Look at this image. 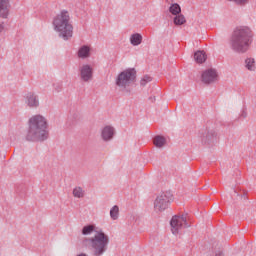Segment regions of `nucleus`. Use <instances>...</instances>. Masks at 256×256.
<instances>
[{
    "label": "nucleus",
    "instance_id": "f257e3e1",
    "mask_svg": "<svg viewBox=\"0 0 256 256\" xmlns=\"http://www.w3.org/2000/svg\"><path fill=\"white\" fill-rule=\"evenodd\" d=\"M94 235L91 238L83 241V246L92 253L93 256H101L107 251L109 245V235L105 234L103 230H95L94 225L84 226L82 235Z\"/></svg>",
    "mask_w": 256,
    "mask_h": 256
},
{
    "label": "nucleus",
    "instance_id": "f03ea898",
    "mask_svg": "<svg viewBox=\"0 0 256 256\" xmlns=\"http://www.w3.org/2000/svg\"><path fill=\"white\" fill-rule=\"evenodd\" d=\"M49 137V122L41 114L33 115L28 119L27 141H45Z\"/></svg>",
    "mask_w": 256,
    "mask_h": 256
},
{
    "label": "nucleus",
    "instance_id": "7ed1b4c3",
    "mask_svg": "<svg viewBox=\"0 0 256 256\" xmlns=\"http://www.w3.org/2000/svg\"><path fill=\"white\" fill-rule=\"evenodd\" d=\"M56 33H73L74 27L71 22V14L67 10H61L52 21Z\"/></svg>",
    "mask_w": 256,
    "mask_h": 256
},
{
    "label": "nucleus",
    "instance_id": "20e7f679",
    "mask_svg": "<svg viewBox=\"0 0 256 256\" xmlns=\"http://www.w3.org/2000/svg\"><path fill=\"white\" fill-rule=\"evenodd\" d=\"M137 71L134 68H128L118 74L116 77V86L120 91L128 92L127 88L135 81Z\"/></svg>",
    "mask_w": 256,
    "mask_h": 256
},
{
    "label": "nucleus",
    "instance_id": "39448f33",
    "mask_svg": "<svg viewBox=\"0 0 256 256\" xmlns=\"http://www.w3.org/2000/svg\"><path fill=\"white\" fill-rule=\"evenodd\" d=\"M251 39L247 34L236 33L230 38V45L237 53H245L249 49Z\"/></svg>",
    "mask_w": 256,
    "mask_h": 256
},
{
    "label": "nucleus",
    "instance_id": "423d86ee",
    "mask_svg": "<svg viewBox=\"0 0 256 256\" xmlns=\"http://www.w3.org/2000/svg\"><path fill=\"white\" fill-rule=\"evenodd\" d=\"M169 207V196L167 194L162 193L159 196H157L155 202H154V209L156 213H161L165 211Z\"/></svg>",
    "mask_w": 256,
    "mask_h": 256
},
{
    "label": "nucleus",
    "instance_id": "0eeeda50",
    "mask_svg": "<svg viewBox=\"0 0 256 256\" xmlns=\"http://www.w3.org/2000/svg\"><path fill=\"white\" fill-rule=\"evenodd\" d=\"M187 218L185 216H174L171 219L170 225H171V231L173 235H177L181 229H183V225H186Z\"/></svg>",
    "mask_w": 256,
    "mask_h": 256
},
{
    "label": "nucleus",
    "instance_id": "6e6552de",
    "mask_svg": "<svg viewBox=\"0 0 256 256\" xmlns=\"http://www.w3.org/2000/svg\"><path fill=\"white\" fill-rule=\"evenodd\" d=\"M219 80V74H217V70L208 69L202 73V81L203 83H215V81Z\"/></svg>",
    "mask_w": 256,
    "mask_h": 256
},
{
    "label": "nucleus",
    "instance_id": "1a4fd4ad",
    "mask_svg": "<svg viewBox=\"0 0 256 256\" xmlns=\"http://www.w3.org/2000/svg\"><path fill=\"white\" fill-rule=\"evenodd\" d=\"M80 78L82 81L88 82L93 79V67L89 64H84L80 67Z\"/></svg>",
    "mask_w": 256,
    "mask_h": 256
},
{
    "label": "nucleus",
    "instance_id": "9d476101",
    "mask_svg": "<svg viewBox=\"0 0 256 256\" xmlns=\"http://www.w3.org/2000/svg\"><path fill=\"white\" fill-rule=\"evenodd\" d=\"M115 136V128L112 126H104L100 131L102 141H111Z\"/></svg>",
    "mask_w": 256,
    "mask_h": 256
},
{
    "label": "nucleus",
    "instance_id": "9b49d317",
    "mask_svg": "<svg viewBox=\"0 0 256 256\" xmlns=\"http://www.w3.org/2000/svg\"><path fill=\"white\" fill-rule=\"evenodd\" d=\"M11 11V4L9 0H0V17L1 19H7Z\"/></svg>",
    "mask_w": 256,
    "mask_h": 256
},
{
    "label": "nucleus",
    "instance_id": "f8f14e48",
    "mask_svg": "<svg viewBox=\"0 0 256 256\" xmlns=\"http://www.w3.org/2000/svg\"><path fill=\"white\" fill-rule=\"evenodd\" d=\"M26 104L28 107H39V99L33 93H28L26 96Z\"/></svg>",
    "mask_w": 256,
    "mask_h": 256
},
{
    "label": "nucleus",
    "instance_id": "ddd939ff",
    "mask_svg": "<svg viewBox=\"0 0 256 256\" xmlns=\"http://www.w3.org/2000/svg\"><path fill=\"white\" fill-rule=\"evenodd\" d=\"M85 195V189L81 186H75L72 189V196L74 197V199H84Z\"/></svg>",
    "mask_w": 256,
    "mask_h": 256
},
{
    "label": "nucleus",
    "instance_id": "4468645a",
    "mask_svg": "<svg viewBox=\"0 0 256 256\" xmlns=\"http://www.w3.org/2000/svg\"><path fill=\"white\" fill-rule=\"evenodd\" d=\"M90 55H91V48H89V46H82L78 50V57L80 59H87V57H90Z\"/></svg>",
    "mask_w": 256,
    "mask_h": 256
},
{
    "label": "nucleus",
    "instance_id": "2eb2a0df",
    "mask_svg": "<svg viewBox=\"0 0 256 256\" xmlns=\"http://www.w3.org/2000/svg\"><path fill=\"white\" fill-rule=\"evenodd\" d=\"M194 61L199 64L205 63V61H207V54L205 51H197L194 53Z\"/></svg>",
    "mask_w": 256,
    "mask_h": 256
},
{
    "label": "nucleus",
    "instance_id": "dca6fc26",
    "mask_svg": "<svg viewBox=\"0 0 256 256\" xmlns=\"http://www.w3.org/2000/svg\"><path fill=\"white\" fill-rule=\"evenodd\" d=\"M142 41H143V36H141V34H139V33L132 34L130 37V42L134 46L141 45Z\"/></svg>",
    "mask_w": 256,
    "mask_h": 256
},
{
    "label": "nucleus",
    "instance_id": "f3484780",
    "mask_svg": "<svg viewBox=\"0 0 256 256\" xmlns=\"http://www.w3.org/2000/svg\"><path fill=\"white\" fill-rule=\"evenodd\" d=\"M245 67L248 69V71H255L256 65H255V58H247L245 60Z\"/></svg>",
    "mask_w": 256,
    "mask_h": 256
},
{
    "label": "nucleus",
    "instance_id": "a211bd4d",
    "mask_svg": "<svg viewBox=\"0 0 256 256\" xmlns=\"http://www.w3.org/2000/svg\"><path fill=\"white\" fill-rule=\"evenodd\" d=\"M110 217L113 221L119 219V206L115 205L110 209Z\"/></svg>",
    "mask_w": 256,
    "mask_h": 256
},
{
    "label": "nucleus",
    "instance_id": "6ab92c4d",
    "mask_svg": "<svg viewBox=\"0 0 256 256\" xmlns=\"http://www.w3.org/2000/svg\"><path fill=\"white\" fill-rule=\"evenodd\" d=\"M187 23V19L183 14L176 15L174 17V25H185Z\"/></svg>",
    "mask_w": 256,
    "mask_h": 256
},
{
    "label": "nucleus",
    "instance_id": "aec40b11",
    "mask_svg": "<svg viewBox=\"0 0 256 256\" xmlns=\"http://www.w3.org/2000/svg\"><path fill=\"white\" fill-rule=\"evenodd\" d=\"M154 145H155V147H163V145H165V137L156 136L154 138Z\"/></svg>",
    "mask_w": 256,
    "mask_h": 256
},
{
    "label": "nucleus",
    "instance_id": "412c9836",
    "mask_svg": "<svg viewBox=\"0 0 256 256\" xmlns=\"http://www.w3.org/2000/svg\"><path fill=\"white\" fill-rule=\"evenodd\" d=\"M170 13H172V15H179V13H181V6H179V4H172L170 6Z\"/></svg>",
    "mask_w": 256,
    "mask_h": 256
},
{
    "label": "nucleus",
    "instance_id": "4be33fe9",
    "mask_svg": "<svg viewBox=\"0 0 256 256\" xmlns=\"http://www.w3.org/2000/svg\"><path fill=\"white\" fill-rule=\"evenodd\" d=\"M71 37H73V35L71 33H60L59 34V39H62L63 41H67V40L71 39Z\"/></svg>",
    "mask_w": 256,
    "mask_h": 256
},
{
    "label": "nucleus",
    "instance_id": "5701e85b",
    "mask_svg": "<svg viewBox=\"0 0 256 256\" xmlns=\"http://www.w3.org/2000/svg\"><path fill=\"white\" fill-rule=\"evenodd\" d=\"M230 3H236V5H247L249 3V0H226Z\"/></svg>",
    "mask_w": 256,
    "mask_h": 256
},
{
    "label": "nucleus",
    "instance_id": "b1692460",
    "mask_svg": "<svg viewBox=\"0 0 256 256\" xmlns=\"http://www.w3.org/2000/svg\"><path fill=\"white\" fill-rule=\"evenodd\" d=\"M251 29L247 26H240L237 28L238 33H249Z\"/></svg>",
    "mask_w": 256,
    "mask_h": 256
},
{
    "label": "nucleus",
    "instance_id": "393cba45",
    "mask_svg": "<svg viewBox=\"0 0 256 256\" xmlns=\"http://www.w3.org/2000/svg\"><path fill=\"white\" fill-rule=\"evenodd\" d=\"M151 82V77L149 76H145L142 81H141V85H145V83H149Z\"/></svg>",
    "mask_w": 256,
    "mask_h": 256
},
{
    "label": "nucleus",
    "instance_id": "a878e982",
    "mask_svg": "<svg viewBox=\"0 0 256 256\" xmlns=\"http://www.w3.org/2000/svg\"><path fill=\"white\" fill-rule=\"evenodd\" d=\"M3 31H6L5 29V23H0V33H3Z\"/></svg>",
    "mask_w": 256,
    "mask_h": 256
},
{
    "label": "nucleus",
    "instance_id": "bb28decb",
    "mask_svg": "<svg viewBox=\"0 0 256 256\" xmlns=\"http://www.w3.org/2000/svg\"><path fill=\"white\" fill-rule=\"evenodd\" d=\"M78 256H87V254L82 253V254H79Z\"/></svg>",
    "mask_w": 256,
    "mask_h": 256
},
{
    "label": "nucleus",
    "instance_id": "cd10ccee",
    "mask_svg": "<svg viewBox=\"0 0 256 256\" xmlns=\"http://www.w3.org/2000/svg\"><path fill=\"white\" fill-rule=\"evenodd\" d=\"M168 1H173V0H168Z\"/></svg>",
    "mask_w": 256,
    "mask_h": 256
}]
</instances>
